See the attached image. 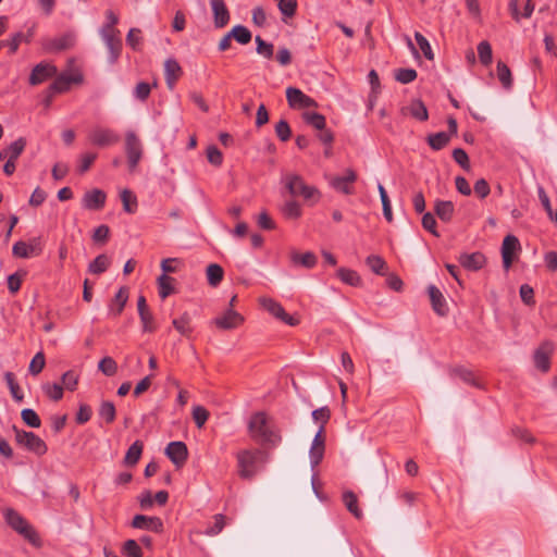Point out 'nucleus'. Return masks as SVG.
Listing matches in <instances>:
<instances>
[{"label":"nucleus","mask_w":557,"mask_h":557,"mask_svg":"<svg viewBox=\"0 0 557 557\" xmlns=\"http://www.w3.org/2000/svg\"><path fill=\"white\" fill-rule=\"evenodd\" d=\"M248 433L252 441L271 449L282 442L280 430L271 424L265 412L259 411L251 414L248 422Z\"/></svg>","instance_id":"nucleus-1"},{"label":"nucleus","mask_w":557,"mask_h":557,"mask_svg":"<svg viewBox=\"0 0 557 557\" xmlns=\"http://www.w3.org/2000/svg\"><path fill=\"white\" fill-rule=\"evenodd\" d=\"M238 474L243 479H251L257 472V463H265L269 453L264 449H243L237 453Z\"/></svg>","instance_id":"nucleus-2"},{"label":"nucleus","mask_w":557,"mask_h":557,"mask_svg":"<svg viewBox=\"0 0 557 557\" xmlns=\"http://www.w3.org/2000/svg\"><path fill=\"white\" fill-rule=\"evenodd\" d=\"M13 431L16 444L27 451L39 457L44 456L48 451L46 442L34 432L20 430L15 425H13Z\"/></svg>","instance_id":"nucleus-3"},{"label":"nucleus","mask_w":557,"mask_h":557,"mask_svg":"<svg viewBox=\"0 0 557 557\" xmlns=\"http://www.w3.org/2000/svg\"><path fill=\"white\" fill-rule=\"evenodd\" d=\"M285 187L289 191V194L294 197L300 196L305 200L314 199L318 201L320 199V191L314 186L307 185L304 178L297 174H287L284 177Z\"/></svg>","instance_id":"nucleus-4"},{"label":"nucleus","mask_w":557,"mask_h":557,"mask_svg":"<svg viewBox=\"0 0 557 557\" xmlns=\"http://www.w3.org/2000/svg\"><path fill=\"white\" fill-rule=\"evenodd\" d=\"M76 36L72 32H67L57 38H42L40 40L41 48L46 53H57L65 51L74 47Z\"/></svg>","instance_id":"nucleus-5"},{"label":"nucleus","mask_w":557,"mask_h":557,"mask_svg":"<svg viewBox=\"0 0 557 557\" xmlns=\"http://www.w3.org/2000/svg\"><path fill=\"white\" fill-rule=\"evenodd\" d=\"M125 152L131 171L135 170L143 156V145L137 135L129 131L125 136Z\"/></svg>","instance_id":"nucleus-6"},{"label":"nucleus","mask_w":557,"mask_h":557,"mask_svg":"<svg viewBox=\"0 0 557 557\" xmlns=\"http://www.w3.org/2000/svg\"><path fill=\"white\" fill-rule=\"evenodd\" d=\"M260 305L273 317L281 320L282 322L286 323L290 326H296L299 324V320L290 314H288L282 305L277 301H275L272 298L262 297L260 298Z\"/></svg>","instance_id":"nucleus-7"},{"label":"nucleus","mask_w":557,"mask_h":557,"mask_svg":"<svg viewBox=\"0 0 557 557\" xmlns=\"http://www.w3.org/2000/svg\"><path fill=\"white\" fill-rule=\"evenodd\" d=\"M357 173L352 169H346L343 176H333L330 178V185L333 189L344 195L355 193L354 183L357 181Z\"/></svg>","instance_id":"nucleus-8"},{"label":"nucleus","mask_w":557,"mask_h":557,"mask_svg":"<svg viewBox=\"0 0 557 557\" xmlns=\"http://www.w3.org/2000/svg\"><path fill=\"white\" fill-rule=\"evenodd\" d=\"M42 252V245L39 237L32 238L28 243L18 240L13 245L12 253L17 258H29L39 256Z\"/></svg>","instance_id":"nucleus-9"},{"label":"nucleus","mask_w":557,"mask_h":557,"mask_svg":"<svg viewBox=\"0 0 557 557\" xmlns=\"http://www.w3.org/2000/svg\"><path fill=\"white\" fill-rule=\"evenodd\" d=\"M89 141L97 147H108L116 144L120 137L110 128L95 127L88 134Z\"/></svg>","instance_id":"nucleus-10"},{"label":"nucleus","mask_w":557,"mask_h":557,"mask_svg":"<svg viewBox=\"0 0 557 557\" xmlns=\"http://www.w3.org/2000/svg\"><path fill=\"white\" fill-rule=\"evenodd\" d=\"M554 351V345L550 342H543L533 354L534 366L541 372H548L550 369V357Z\"/></svg>","instance_id":"nucleus-11"},{"label":"nucleus","mask_w":557,"mask_h":557,"mask_svg":"<svg viewBox=\"0 0 557 557\" xmlns=\"http://www.w3.org/2000/svg\"><path fill=\"white\" fill-rule=\"evenodd\" d=\"M83 79L84 77L81 72H76L73 75L61 73L49 86L48 91L50 95L65 92L70 89L71 84H81Z\"/></svg>","instance_id":"nucleus-12"},{"label":"nucleus","mask_w":557,"mask_h":557,"mask_svg":"<svg viewBox=\"0 0 557 557\" xmlns=\"http://www.w3.org/2000/svg\"><path fill=\"white\" fill-rule=\"evenodd\" d=\"M520 250L521 245L517 236L509 234L504 238L502 245V258L503 265L506 270L510 269L516 253Z\"/></svg>","instance_id":"nucleus-13"},{"label":"nucleus","mask_w":557,"mask_h":557,"mask_svg":"<svg viewBox=\"0 0 557 557\" xmlns=\"http://www.w3.org/2000/svg\"><path fill=\"white\" fill-rule=\"evenodd\" d=\"M107 194L99 188H92L86 191L82 198V206L86 210L100 211L104 208Z\"/></svg>","instance_id":"nucleus-14"},{"label":"nucleus","mask_w":557,"mask_h":557,"mask_svg":"<svg viewBox=\"0 0 557 557\" xmlns=\"http://www.w3.org/2000/svg\"><path fill=\"white\" fill-rule=\"evenodd\" d=\"M288 106L293 109H306L317 107V102L311 97L305 95L300 89L288 87L286 89Z\"/></svg>","instance_id":"nucleus-15"},{"label":"nucleus","mask_w":557,"mask_h":557,"mask_svg":"<svg viewBox=\"0 0 557 557\" xmlns=\"http://www.w3.org/2000/svg\"><path fill=\"white\" fill-rule=\"evenodd\" d=\"M58 73L57 66L50 63L40 62L34 66L29 75V84L32 86L39 85L47 79L55 76Z\"/></svg>","instance_id":"nucleus-16"},{"label":"nucleus","mask_w":557,"mask_h":557,"mask_svg":"<svg viewBox=\"0 0 557 557\" xmlns=\"http://www.w3.org/2000/svg\"><path fill=\"white\" fill-rule=\"evenodd\" d=\"M323 425H320L310 447L309 457L312 469L322 461L325 451V437Z\"/></svg>","instance_id":"nucleus-17"},{"label":"nucleus","mask_w":557,"mask_h":557,"mask_svg":"<svg viewBox=\"0 0 557 557\" xmlns=\"http://www.w3.org/2000/svg\"><path fill=\"white\" fill-rule=\"evenodd\" d=\"M166 457L177 467H182L188 458V449L184 442L175 441L165 447Z\"/></svg>","instance_id":"nucleus-18"},{"label":"nucleus","mask_w":557,"mask_h":557,"mask_svg":"<svg viewBox=\"0 0 557 557\" xmlns=\"http://www.w3.org/2000/svg\"><path fill=\"white\" fill-rule=\"evenodd\" d=\"M100 35L102 39L106 42L107 48L110 51V63H114L117 58L120 57L121 50H122V40L120 38V32L119 30H100Z\"/></svg>","instance_id":"nucleus-19"},{"label":"nucleus","mask_w":557,"mask_h":557,"mask_svg":"<svg viewBox=\"0 0 557 557\" xmlns=\"http://www.w3.org/2000/svg\"><path fill=\"white\" fill-rule=\"evenodd\" d=\"M36 32V24H33L30 27H28L26 33L17 32L14 33L10 39L5 41H1L2 46L9 47V53L15 54L18 50V47L22 42L29 44L32 42Z\"/></svg>","instance_id":"nucleus-20"},{"label":"nucleus","mask_w":557,"mask_h":557,"mask_svg":"<svg viewBox=\"0 0 557 557\" xmlns=\"http://www.w3.org/2000/svg\"><path fill=\"white\" fill-rule=\"evenodd\" d=\"M132 527L135 529L152 531L156 533L163 532V521L159 517L136 515L133 518Z\"/></svg>","instance_id":"nucleus-21"},{"label":"nucleus","mask_w":557,"mask_h":557,"mask_svg":"<svg viewBox=\"0 0 557 557\" xmlns=\"http://www.w3.org/2000/svg\"><path fill=\"white\" fill-rule=\"evenodd\" d=\"M210 5L214 26L216 28L225 27L230 22L231 15L224 0H210Z\"/></svg>","instance_id":"nucleus-22"},{"label":"nucleus","mask_w":557,"mask_h":557,"mask_svg":"<svg viewBox=\"0 0 557 557\" xmlns=\"http://www.w3.org/2000/svg\"><path fill=\"white\" fill-rule=\"evenodd\" d=\"M244 318L233 309H228L223 315L214 319L213 323L221 330H233L242 325Z\"/></svg>","instance_id":"nucleus-23"},{"label":"nucleus","mask_w":557,"mask_h":557,"mask_svg":"<svg viewBox=\"0 0 557 557\" xmlns=\"http://www.w3.org/2000/svg\"><path fill=\"white\" fill-rule=\"evenodd\" d=\"M458 261L468 271H479L486 263V258L482 252L475 251L472 253H461Z\"/></svg>","instance_id":"nucleus-24"},{"label":"nucleus","mask_w":557,"mask_h":557,"mask_svg":"<svg viewBox=\"0 0 557 557\" xmlns=\"http://www.w3.org/2000/svg\"><path fill=\"white\" fill-rule=\"evenodd\" d=\"M183 70L180 63L173 59L169 58L164 62V77L166 86L170 90L175 87L176 82L182 76Z\"/></svg>","instance_id":"nucleus-25"},{"label":"nucleus","mask_w":557,"mask_h":557,"mask_svg":"<svg viewBox=\"0 0 557 557\" xmlns=\"http://www.w3.org/2000/svg\"><path fill=\"white\" fill-rule=\"evenodd\" d=\"M428 293L434 312L440 317H445L448 313V307L443 293L435 285H430Z\"/></svg>","instance_id":"nucleus-26"},{"label":"nucleus","mask_w":557,"mask_h":557,"mask_svg":"<svg viewBox=\"0 0 557 557\" xmlns=\"http://www.w3.org/2000/svg\"><path fill=\"white\" fill-rule=\"evenodd\" d=\"M128 300V288L126 286L120 287L114 298L111 300L109 306L110 313L114 317H119Z\"/></svg>","instance_id":"nucleus-27"},{"label":"nucleus","mask_w":557,"mask_h":557,"mask_svg":"<svg viewBox=\"0 0 557 557\" xmlns=\"http://www.w3.org/2000/svg\"><path fill=\"white\" fill-rule=\"evenodd\" d=\"M449 375L451 377H459L465 383H467L469 385H472L474 387H478V388L481 387V384L476 380V377L474 375V372L472 370H470V369L465 368V367L458 366V367L451 368L449 370Z\"/></svg>","instance_id":"nucleus-28"},{"label":"nucleus","mask_w":557,"mask_h":557,"mask_svg":"<svg viewBox=\"0 0 557 557\" xmlns=\"http://www.w3.org/2000/svg\"><path fill=\"white\" fill-rule=\"evenodd\" d=\"M290 261L295 265H300L306 269H312L317 265L318 258L311 251H307L305 253L292 251L290 252Z\"/></svg>","instance_id":"nucleus-29"},{"label":"nucleus","mask_w":557,"mask_h":557,"mask_svg":"<svg viewBox=\"0 0 557 557\" xmlns=\"http://www.w3.org/2000/svg\"><path fill=\"white\" fill-rule=\"evenodd\" d=\"M434 211L441 221L450 222L454 216L455 207L451 201L436 200Z\"/></svg>","instance_id":"nucleus-30"},{"label":"nucleus","mask_w":557,"mask_h":557,"mask_svg":"<svg viewBox=\"0 0 557 557\" xmlns=\"http://www.w3.org/2000/svg\"><path fill=\"white\" fill-rule=\"evenodd\" d=\"M343 503L347 510L356 518L361 519L363 517L362 510L358 506V497L352 491H346L342 496Z\"/></svg>","instance_id":"nucleus-31"},{"label":"nucleus","mask_w":557,"mask_h":557,"mask_svg":"<svg viewBox=\"0 0 557 557\" xmlns=\"http://www.w3.org/2000/svg\"><path fill=\"white\" fill-rule=\"evenodd\" d=\"M172 325L183 336L190 337L194 329L191 327V317L184 312L181 317L173 319Z\"/></svg>","instance_id":"nucleus-32"},{"label":"nucleus","mask_w":557,"mask_h":557,"mask_svg":"<svg viewBox=\"0 0 557 557\" xmlns=\"http://www.w3.org/2000/svg\"><path fill=\"white\" fill-rule=\"evenodd\" d=\"M144 444L141 441L137 440L135 441L127 449L125 457H124V463L126 466L133 467L137 465V462L140 459V456L143 454Z\"/></svg>","instance_id":"nucleus-33"},{"label":"nucleus","mask_w":557,"mask_h":557,"mask_svg":"<svg viewBox=\"0 0 557 557\" xmlns=\"http://www.w3.org/2000/svg\"><path fill=\"white\" fill-rule=\"evenodd\" d=\"M337 276L343 283L354 287L360 286L362 282L357 271L348 268H339L337 270Z\"/></svg>","instance_id":"nucleus-34"},{"label":"nucleus","mask_w":557,"mask_h":557,"mask_svg":"<svg viewBox=\"0 0 557 557\" xmlns=\"http://www.w3.org/2000/svg\"><path fill=\"white\" fill-rule=\"evenodd\" d=\"M4 518L7 523L16 532L28 523L26 519L12 508L5 510Z\"/></svg>","instance_id":"nucleus-35"},{"label":"nucleus","mask_w":557,"mask_h":557,"mask_svg":"<svg viewBox=\"0 0 557 557\" xmlns=\"http://www.w3.org/2000/svg\"><path fill=\"white\" fill-rule=\"evenodd\" d=\"M449 140V134H447L446 132L430 134L426 138L428 144L433 150L443 149L448 145Z\"/></svg>","instance_id":"nucleus-36"},{"label":"nucleus","mask_w":557,"mask_h":557,"mask_svg":"<svg viewBox=\"0 0 557 557\" xmlns=\"http://www.w3.org/2000/svg\"><path fill=\"white\" fill-rule=\"evenodd\" d=\"M367 265L371 269V271L377 275H385L387 270V264L385 260L377 255H370L366 259Z\"/></svg>","instance_id":"nucleus-37"},{"label":"nucleus","mask_w":557,"mask_h":557,"mask_svg":"<svg viewBox=\"0 0 557 557\" xmlns=\"http://www.w3.org/2000/svg\"><path fill=\"white\" fill-rule=\"evenodd\" d=\"M17 533L21 536H23L24 540H26L33 546L41 547V545H42L41 539H40L39 534L37 533V531L35 530V528L30 523H27L26 525H24L21 530H18Z\"/></svg>","instance_id":"nucleus-38"},{"label":"nucleus","mask_w":557,"mask_h":557,"mask_svg":"<svg viewBox=\"0 0 557 557\" xmlns=\"http://www.w3.org/2000/svg\"><path fill=\"white\" fill-rule=\"evenodd\" d=\"M228 33L232 39L240 45H247L251 41V32L244 25H235Z\"/></svg>","instance_id":"nucleus-39"},{"label":"nucleus","mask_w":557,"mask_h":557,"mask_svg":"<svg viewBox=\"0 0 557 557\" xmlns=\"http://www.w3.org/2000/svg\"><path fill=\"white\" fill-rule=\"evenodd\" d=\"M98 414L106 421L107 424L113 423L116 417V409L114 404L109 400L102 401L98 409Z\"/></svg>","instance_id":"nucleus-40"},{"label":"nucleus","mask_w":557,"mask_h":557,"mask_svg":"<svg viewBox=\"0 0 557 557\" xmlns=\"http://www.w3.org/2000/svg\"><path fill=\"white\" fill-rule=\"evenodd\" d=\"M110 263V258L107 255H99L89 263L88 271L92 274H101L108 270Z\"/></svg>","instance_id":"nucleus-41"},{"label":"nucleus","mask_w":557,"mask_h":557,"mask_svg":"<svg viewBox=\"0 0 557 557\" xmlns=\"http://www.w3.org/2000/svg\"><path fill=\"white\" fill-rule=\"evenodd\" d=\"M281 212L284 215V218L288 220H297L301 216V208L300 205L295 200L286 201L282 208Z\"/></svg>","instance_id":"nucleus-42"},{"label":"nucleus","mask_w":557,"mask_h":557,"mask_svg":"<svg viewBox=\"0 0 557 557\" xmlns=\"http://www.w3.org/2000/svg\"><path fill=\"white\" fill-rule=\"evenodd\" d=\"M497 77L505 89H510L512 86L511 71L503 61L497 62L496 66Z\"/></svg>","instance_id":"nucleus-43"},{"label":"nucleus","mask_w":557,"mask_h":557,"mask_svg":"<svg viewBox=\"0 0 557 557\" xmlns=\"http://www.w3.org/2000/svg\"><path fill=\"white\" fill-rule=\"evenodd\" d=\"M302 120L318 131H323L326 125L325 116L318 112H305Z\"/></svg>","instance_id":"nucleus-44"},{"label":"nucleus","mask_w":557,"mask_h":557,"mask_svg":"<svg viewBox=\"0 0 557 557\" xmlns=\"http://www.w3.org/2000/svg\"><path fill=\"white\" fill-rule=\"evenodd\" d=\"M224 271L221 265L211 263L207 268V278L211 286H218L223 280Z\"/></svg>","instance_id":"nucleus-45"},{"label":"nucleus","mask_w":557,"mask_h":557,"mask_svg":"<svg viewBox=\"0 0 557 557\" xmlns=\"http://www.w3.org/2000/svg\"><path fill=\"white\" fill-rule=\"evenodd\" d=\"M409 113L418 121H426L429 119L428 109L424 103L417 99L408 107Z\"/></svg>","instance_id":"nucleus-46"},{"label":"nucleus","mask_w":557,"mask_h":557,"mask_svg":"<svg viewBox=\"0 0 557 557\" xmlns=\"http://www.w3.org/2000/svg\"><path fill=\"white\" fill-rule=\"evenodd\" d=\"M26 147V139L24 137L17 138L15 141H13L8 148V160L16 161L20 156L23 153L24 149Z\"/></svg>","instance_id":"nucleus-47"},{"label":"nucleus","mask_w":557,"mask_h":557,"mask_svg":"<svg viewBox=\"0 0 557 557\" xmlns=\"http://www.w3.org/2000/svg\"><path fill=\"white\" fill-rule=\"evenodd\" d=\"M121 200L123 203V209L127 213H134L137 210V198L129 189L122 190Z\"/></svg>","instance_id":"nucleus-48"},{"label":"nucleus","mask_w":557,"mask_h":557,"mask_svg":"<svg viewBox=\"0 0 557 557\" xmlns=\"http://www.w3.org/2000/svg\"><path fill=\"white\" fill-rule=\"evenodd\" d=\"M4 380L8 384V387L11 392V395L13 397L14 400L16 401H22L23 398H24V395L20 388V385L17 384L16 380H15V375L14 373L12 372H5L4 373Z\"/></svg>","instance_id":"nucleus-49"},{"label":"nucleus","mask_w":557,"mask_h":557,"mask_svg":"<svg viewBox=\"0 0 557 557\" xmlns=\"http://www.w3.org/2000/svg\"><path fill=\"white\" fill-rule=\"evenodd\" d=\"M478 54L480 62L487 66L492 63L493 53H492V47L488 41L483 40L478 45Z\"/></svg>","instance_id":"nucleus-50"},{"label":"nucleus","mask_w":557,"mask_h":557,"mask_svg":"<svg viewBox=\"0 0 557 557\" xmlns=\"http://www.w3.org/2000/svg\"><path fill=\"white\" fill-rule=\"evenodd\" d=\"M21 418L23 422L30 428L37 429L41 425V420L34 409H23L21 412Z\"/></svg>","instance_id":"nucleus-51"},{"label":"nucleus","mask_w":557,"mask_h":557,"mask_svg":"<svg viewBox=\"0 0 557 557\" xmlns=\"http://www.w3.org/2000/svg\"><path fill=\"white\" fill-rule=\"evenodd\" d=\"M172 281L173 278L171 276H168L166 274H161L158 277L159 296L162 299H165L173 293Z\"/></svg>","instance_id":"nucleus-52"},{"label":"nucleus","mask_w":557,"mask_h":557,"mask_svg":"<svg viewBox=\"0 0 557 557\" xmlns=\"http://www.w3.org/2000/svg\"><path fill=\"white\" fill-rule=\"evenodd\" d=\"M377 190L380 193V198L382 201L383 215L386 219V221L391 223L393 221V213H392L389 198H388L387 193L382 184H379Z\"/></svg>","instance_id":"nucleus-53"},{"label":"nucleus","mask_w":557,"mask_h":557,"mask_svg":"<svg viewBox=\"0 0 557 557\" xmlns=\"http://www.w3.org/2000/svg\"><path fill=\"white\" fill-rule=\"evenodd\" d=\"M42 391L47 397L54 401H59L63 397V386L59 383H46L42 385Z\"/></svg>","instance_id":"nucleus-54"},{"label":"nucleus","mask_w":557,"mask_h":557,"mask_svg":"<svg viewBox=\"0 0 557 557\" xmlns=\"http://www.w3.org/2000/svg\"><path fill=\"white\" fill-rule=\"evenodd\" d=\"M256 51L258 54L262 55L265 59H271L274 52L273 44L264 41L260 36H257L256 39Z\"/></svg>","instance_id":"nucleus-55"},{"label":"nucleus","mask_w":557,"mask_h":557,"mask_svg":"<svg viewBox=\"0 0 557 557\" xmlns=\"http://www.w3.org/2000/svg\"><path fill=\"white\" fill-rule=\"evenodd\" d=\"M98 369L104 375L113 376L117 371V364L113 358L104 357L99 361Z\"/></svg>","instance_id":"nucleus-56"},{"label":"nucleus","mask_w":557,"mask_h":557,"mask_svg":"<svg viewBox=\"0 0 557 557\" xmlns=\"http://www.w3.org/2000/svg\"><path fill=\"white\" fill-rule=\"evenodd\" d=\"M46 358L42 351H38L32 359L28 371L32 375H38L45 368Z\"/></svg>","instance_id":"nucleus-57"},{"label":"nucleus","mask_w":557,"mask_h":557,"mask_svg":"<svg viewBox=\"0 0 557 557\" xmlns=\"http://www.w3.org/2000/svg\"><path fill=\"white\" fill-rule=\"evenodd\" d=\"M414 69H398L395 71V79L401 84H409L417 78Z\"/></svg>","instance_id":"nucleus-58"},{"label":"nucleus","mask_w":557,"mask_h":557,"mask_svg":"<svg viewBox=\"0 0 557 557\" xmlns=\"http://www.w3.org/2000/svg\"><path fill=\"white\" fill-rule=\"evenodd\" d=\"M140 322L143 324V331L146 333H152L157 330L153 314L150 310L138 313Z\"/></svg>","instance_id":"nucleus-59"},{"label":"nucleus","mask_w":557,"mask_h":557,"mask_svg":"<svg viewBox=\"0 0 557 557\" xmlns=\"http://www.w3.org/2000/svg\"><path fill=\"white\" fill-rule=\"evenodd\" d=\"M414 38H416V41H417L419 48L423 52L424 57L428 60H433L434 59V53L432 51V48H431V45H430L429 40L419 32H416Z\"/></svg>","instance_id":"nucleus-60"},{"label":"nucleus","mask_w":557,"mask_h":557,"mask_svg":"<svg viewBox=\"0 0 557 557\" xmlns=\"http://www.w3.org/2000/svg\"><path fill=\"white\" fill-rule=\"evenodd\" d=\"M209 418V411L203 406L193 408V419L197 428L201 429Z\"/></svg>","instance_id":"nucleus-61"},{"label":"nucleus","mask_w":557,"mask_h":557,"mask_svg":"<svg viewBox=\"0 0 557 557\" xmlns=\"http://www.w3.org/2000/svg\"><path fill=\"white\" fill-rule=\"evenodd\" d=\"M275 133L280 140L287 141L292 136V129L287 121H278L275 125Z\"/></svg>","instance_id":"nucleus-62"},{"label":"nucleus","mask_w":557,"mask_h":557,"mask_svg":"<svg viewBox=\"0 0 557 557\" xmlns=\"http://www.w3.org/2000/svg\"><path fill=\"white\" fill-rule=\"evenodd\" d=\"M123 553L127 557H143L141 548L135 540H127L124 543Z\"/></svg>","instance_id":"nucleus-63"},{"label":"nucleus","mask_w":557,"mask_h":557,"mask_svg":"<svg viewBox=\"0 0 557 557\" xmlns=\"http://www.w3.org/2000/svg\"><path fill=\"white\" fill-rule=\"evenodd\" d=\"M207 159L214 166H220L223 163V154L214 145L208 147Z\"/></svg>","instance_id":"nucleus-64"}]
</instances>
